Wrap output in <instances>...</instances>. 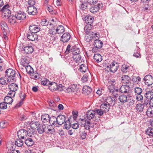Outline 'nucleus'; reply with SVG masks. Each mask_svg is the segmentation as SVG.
Returning <instances> with one entry per match:
<instances>
[{"instance_id": "nucleus-50", "label": "nucleus", "mask_w": 153, "mask_h": 153, "mask_svg": "<svg viewBox=\"0 0 153 153\" xmlns=\"http://www.w3.org/2000/svg\"><path fill=\"white\" fill-rule=\"evenodd\" d=\"M146 133L149 136H153V128L149 127L146 131Z\"/></svg>"}, {"instance_id": "nucleus-46", "label": "nucleus", "mask_w": 153, "mask_h": 153, "mask_svg": "<svg viewBox=\"0 0 153 153\" xmlns=\"http://www.w3.org/2000/svg\"><path fill=\"white\" fill-rule=\"evenodd\" d=\"M50 108L54 110L56 107V105L52 100H51L48 102Z\"/></svg>"}, {"instance_id": "nucleus-62", "label": "nucleus", "mask_w": 153, "mask_h": 153, "mask_svg": "<svg viewBox=\"0 0 153 153\" xmlns=\"http://www.w3.org/2000/svg\"><path fill=\"white\" fill-rule=\"evenodd\" d=\"M87 135V132L85 131H82L80 134L81 137L82 139H85Z\"/></svg>"}, {"instance_id": "nucleus-31", "label": "nucleus", "mask_w": 153, "mask_h": 153, "mask_svg": "<svg viewBox=\"0 0 153 153\" xmlns=\"http://www.w3.org/2000/svg\"><path fill=\"white\" fill-rule=\"evenodd\" d=\"M50 118L49 115L48 114H44L41 116L42 120L44 123L49 122Z\"/></svg>"}, {"instance_id": "nucleus-29", "label": "nucleus", "mask_w": 153, "mask_h": 153, "mask_svg": "<svg viewBox=\"0 0 153 153\" xmlns=\"http://www.w3.org/2000/svg\"><path fill=\"white\" fill-rule=\"evenodd\" d=\"M24 62H22V64L25 67L27 72L29 74H33L34 73V71L32 68L29 65H25V64H23Z\"/></svg>"}, {"instance_id": "nucleus-10", "label": "nucleus", "mask_w": 153, "mask_h": 153, "mask_svg": "<svg viewBox=\"0 0 153 153\" xmlns=\"http://www.w3.org/2000/svg\"><path fill=\"white\" fill-rule=\"evenodd\" d=\"M97 124V123L95 122H92L91 120H86L85 123V128L87 130H88L90 128H93L95 125H96Z\"/></svg>"}, {"instance_id": "nucleus-13", "label": "nucleus", "mask_w": 153, "mask_h": 153, "mask_svg": "<svg viewBox=\"0 0 153 153\" xmlns=\"http://www.w3.org/2000/svg\"><path fill=\"white\" fill-rule=\"evenodd\" d=\"M71 35L69 33H65L62 36L61 41L63 43L68 42L70 39Z\"/></svg>"}, {"instance_id": "nucleus-14", "label": "nucleus", "mask_w": 153, "mask_h": 153, "mask_svg": "<svg viewBox=\"0 0 153 153\" xmlns=\"http://www.w3.org/2000/svg\"><path fill=\"white\" fill-rule=\"evenodd\" d=\"M95 112L94 110H90L88 111L86 114V118L89 120L93 119L95 115Z\"/></svg>"}, {"instance_id": "nucleus-47", "label": "nucleus", "mask_w": 153, "mask_h": 153, "mask_svg": "<svg viewBox=\"0 0 153 153\" xmlns=\"http://www.w3.org/2000/svg\"><path fill=\"white\" fill-rule=\"evenodd\" d=\"M79 70L81 72L85 73L88 70L87 66L84 64H82L79 67Z\"/></svg>"}, {"instance_id": "nucleus-2", "label": "nucleus", "mask_w": 153, "mask_h": 153, "mask_svg": "<svg viewBox=\"0 0 153 153\" xmlns=\"http://www.w3.org/2000/svg\"><path fill=\"white\" fill-rule=\"evenodd\" d=\"M9 88L10 90V91L8 93L7 95L11 96H13L14 97L15 94V91H17L18 88V87L17 85L14 83H12L9 85Z\"/></svg>"}, {"instance_id": "nucleus-61", "label": "nucleus", "mask_w": 153, "mask_h": 153, "mask_svg": "<svg viewBox=\"0 0 153 153\" xmlns=\"http://www.w3.org/2000/svg\"><path fill=\"white\" fill-rule=\"evenodd\" d=\"M129 66L126 65H123L122 67V71L124 72H126L128 69Z\"/></svg>"}, {"instance_id": "nucleus-6", "label": "nucleus", "mask_w": 153, "mask_h": 153, "mask_svg": "<svg viewBox=\"0 0 153 153\" xmlns=\"http://www.w3.org/2000/svg\"><path fill=\"white\" fill-rule=\"evenodd\" d=\"M102 5L101 4L98 3L97 5L92 6L90 9V11L93 13H96L99 11L100 8L102 7Z\"/></svg>"}, {"instance_id": "nucleus-22", "label": "nucleus", "mask_w": 153, "mask_h": 153, "mask_svg": "<svg viewBox=\"0 0 153 153\" xmlns=\"http://www.w3.org/2000/svg\"><path fill=\"white\" fill-rule=\"evenodd\" d=\"M108 90L111 93H112L113 96H115V95H118L117 94V92H118V89H115L114 86L113 85H111L108 87Z\"/></svg>"}, {"instance_id": "nucleus-24", "label": "nucleus", "mask_w": 153, "mask_h": 153, "mask_svg": "<svg viewBox=\"0 0 153 153\" xmlns=\"http://www.w3.org/2000/svg\"><path fill=\"white\" fill-rule=\"evenodd\" d=\"M114 96V97L110 96L108 99L109 102L108 104L111 106H113L115 104L116 100H117L116 95Z\"/></svg>"}, {"instance_id": "nucleus-12", "label": "nucleus", "mask_w": 153, "mask_h": 153, "mask_svg": "<svg viewBox=\"0 0 153 153\" xmlns=\"http://www.w3.org/2000/svg\"><path fill=\"white\" fill-rule=\"evenodd\" d=\"M27 11L29 15H34L37 12L36 8L34 6H29L27 8Z\"/></svg>"}, {"instance_id": "nucleus-18", "label": "nucleus", "mask_w": 153, "mask_h": 153, "mask_svg": "<svg viewBox=\"0 0 153 153\" xmlns=\"http://www.w3.org/2000/svg\"><path fill=\"white\" fill-rule=\"evenodd\" d=\"M57 123L58 126H59L64 123L65 120V117L64 116L60 115L58 116L57 117Z\"/></svg>"}, {"instance_id": "nucleus-40", "label": "nucleus", "mask_w": 153, "mask_h": 153, "mask_svg": "<svg viewBox=\"0 0 153 153\" xmlns=\"http://www.w3.org/2000/svg\"><path fill=\"white\" fill-rule=\"evenodd\" d=\"M56 32L58 34H62L65 31V29L64 27L61 25L58 26L56 29Z\"/></svg>"}, {"instance_id": "nucleus-5", "label": "nucleus", "mask_w": 153, "mask_h": 153, "mask_svg": "<svg viewBox=\"0 0 153 153\" xmlns=\"http://www.w3.org/2000/svg\"><path fill=\"white\" fill-rule=\"evenodd\" d=\"M106 67L111 72L114 73L117 70L118 65L117 63L115 64L114 63L112 62L110 65H107Z\"/></svg>"}, {"instance_id": "nucleus-30", "label": "nucleus", "mask_w": 153, "mask_h": 153, "mask_svg": "<svg viewBox=\"0 0 153 153\" xmlns=\"http://www.w3.org/2000/svg\"><path fill=\"white\" fill-rule=\"evenodd\" d=\"M23 51L25 53L30 54L33 51V49L32 46H28L25 47Z\"/></svg>"}, {"instance_id": "nucleus-21", "label": "nucleus", "mask_w": 153, "mask_h": 153, "mask_svg": "<svg viewBox=\"0 0 153 153\" xmlns=\"http://www.w3.org/2000/svg\"><path fill=\"white\" fill-rule=\"evenodd\" d=\"M144 97L147 99L150 100L153 97V92L150 89L145 91Z\"/></svg>"}, {"instance_id": "nucleus-34", "label": "nucleus", "mask_w": 153, "mask_h": 153, "mask_svg": "<svg viewBox=\"0 0 153 153\" xmlns=\"http://www.w3.org/2000/svg\"><path fill=\"white\" fill-rule=\"evenodd\" d=\"M119 100L121 103H125L127 101V97L126 95L122 94L120 95L118 98Z\"/></svg>"}, {"instance_id": "nucleus-63", "label": "nucleus", "mask_w": 153, "mask_h": 153, "mask_svg": "<svg viewBox=\"0 0 153 153\" xmlns=\"http://www.w3.org/2000/svg\"><path fill=\"white\" fill-rule=\"evenodd\" d=\"M141 104L142 105V106L143 107V108L146 107H147L150 106V103H149L148 101L147 100L145 101L144 102Z\"/></svg>"}, {"instance_id": "nucleus-52", "label": "nucleus", "mask_w": 153, "mask_h": 153, "mask_svg": "<svg viewBox=\"0 0 153 153\" xmlns=\"http://www.w3.org/2000/svg\"><path fill=\"white\" fill-rule=\"evenodd\" d=\"M50 83V82L46 78H44L41 81L42 84L44 85H49Z\"/></svg>"}, {"instance_id": "nucleus-20", "label": "nucleus", "mask_w": 153, "mask_h": 153, "mask_svg": "<svg viewBox=\"0 0 153 153\" xmlns=\"http://www.w3.org/2000/svg\"><path fill=\"white\" fill-rule=\"evenodd\" d=\"M121 78L122 82L123 83L128 84L131 82V78L128 75H123Z\"/></svg>"}, {"instance_id": "nucleus-39", "label": "nucleus", "mask_w": 153, "mask_h": 153, "mask_svg": "<svg viewBox=\"0 0 153 153\" xmlns=\"http://www.w3.org/2000/svg\"><path fill=\"white\" fill-rule=\"evenodd\" d=\"M2 12V14L3 16L5 17H9L11 16V11L7 8L5 9V10L1 11Z\"/></svg>"}, {"instance_id": "nucleus-15", "label": "nucleus", "mask_w": 153, "mask_h": 153, "mask_svg": "<svg viewBox=\"0 0 153 153\" xmlns=\"http://www.w3.org/2000/svg\"><path fill=\"white\" fill-rule=\"evenodd\" d=\"M40 27L37 25H31L29 27V29L30 32L34 33H36L40 30Z\"/></svg>"}, {"instance_id": "nucleus-41", "label": "nucleus", "mask_w": 153, "mask_h": 153, "mask_svg": "<svg viewBox=\"0 0 153 153\" xmlns=\"http://www.w3.org/2000/svg\"><path fill=\"white\" fill-rule=\"evenodd\" d=\"M34 141L31 138H27L25 141V143L27 146H32L34 144Z\"/></svg>"}, {"instance_id": "nucleus-16", "label": "nucleus", "mask_w": 153, "mask_h": 153, "mask_svg": "<svg viewBox=\"0 0 153 153\" xmlns=\"http://www.w3.org/2000/svg\"><path fill=\"white\" fill-rule=\"evenodd\" d=\"M120 92L124 94H129L130 88L128 85H124L121 86L120 89Z\"/></svg>"}, {"instance_id": "nucleus-23", "label": "nucleus", "mask_w": 153, "mask_h": 153, "mask_svg": "<svg viewBox=\"0 0 153 153\" xmlns=\"http://www.w3.org/2000/svg\"><path fill=\"white\" fill-rule=\"evenodd\" d=\"M87 0H81L80 1V8L84 10L87 7L88 2Z\"/></svg>"}, {"instance_id": "nucleus-58", "label": "nucleus", "mask_w": 153, "mask_h": 153, "mask_svg": "<svg viewBox=\"0 0 153 153\" xmlns=\"http://www.w3.org/2000/svg\"><path fill=\"white\" fill-rule=\"evenodd\" d=\"M56 33V30L54 27L51 28L49 30V33L52 35H55Z\"/></svg>"}, {"instance_id": "nucleus-48", "label": "nucleus", "mask_w": 153, "mask_h": 153, "mask_svg": "<svg viewBox=\"0 0 153 153\" xmlns=\"http://www.w3.org/2000/svg\"><path fill=\"white\" fill-rule=\"evenodd\" d=\"M72 57L76 63L79 62L81 59V56L80 53L72 56Z\"/></svg>"}, {"instance_id": "nucleus-54", "label": "nucleus", "mask_w": 153, "mask_h": 153, "mask_svg": "<svg viewBox=\"0 0 153 153\" xmlns=\"http://www.w3.org/2000/svg\"><path fill=\"white\" fill-rule=\"evenodd\" d=\"M71 123L70 122L69 120L66 121L65 123V128L66 129L68 130L71 128Z\"/></svg>"}, {"instance_id": "nucleus-51", "label": "nucleus", "mask_w": 153, "mask_h": 153, "mask_svg": "<svg viewBox=\"0 0 153 153\" xmlns=\"http://www.w3.org/2000/svg\"><path fill=\"white\" fill-rule=\"evenodd\" d=\"M27 132V135H28L30 137L32 136V135L34 132V130L33 128H28L26 130Z\"/></svg>"}, {"instance_id": "nucleus-4", "label": "nucleus", "mask_w": 153, "mask_h": 153, "mask_svg": "<svg viewBox=\"0 0 153 153\" xmlns=\"http://www.w3.org/2000/svg\"><path fill=\"white\" fill-rule=\"evenodd\" d=\"M145 84L148 85H150L153 83V77L151 75H147L144 78Z\"/></svg>"}, {"instance_id": "nucleus-8", "label": "nucleus", "mask_w": 153, "mask_h": 153, "mask_svg": "<svg viewBox=\"0 0 153 153\" xmlns=\"http://www.w3.org/2000/svg\"><path fill=\"white\" fill-rule=\"evenodd\" d=\"M6 75L8 77V79L14 78L16 74V71L12 69H7L5 71Z\"/></svg>"}, {"instance_id": "nucleus-53", "label": "nucleus", "mask_w": 153, "mask_h": 153, "mask_svg": "<svg viewBox=\"0 0 153 153\" xmlns=\"http://www.w3.org/2000/svg\"><path fill=\"white\" fill-rule=\"evenodd\" d=\"M30 128H33L34 130L37 128H38V126L39 125L38 124H36V123L35 122H31L30 124Z\"/></svg>"}, {"instance_id": "nucleus-49", "label": "nucleus", "mask_w": 153, "mask_h": 153, "mask_svg": "<svg viewBox=\"0 0 153 153\" xmlns=\"http://www.w3.org/2000/svg\"><path fill=\"white\" fill-rule=\"evenodd\" d=\"M15 145L18 147H21L22 146L23 144V141L20 138L17 139L15 142Z\"/></svg>"}, {"instance_id": "nucleus-17", "label": "nucleus", "mask_w": 153, "mask_h": 153, "mask_svg": "<svg viewBox=\"0 0 153 153\" xmlns=\"http://www.w3.org/2000/svg\"><path fill=\"white\" fill-rule=\"evenodd\" d=\"M27 132L25 129H21L17 132V135L19 138L23 139L25 137L27 136Z\"/></svg>"}, {"instance_id": "nucleus-59", "label": "nucleus", "mask_w": 153, "mask_h": 153, "mask_svg": "<svg viewBox=\"0 0 153 153\" xmlns=\"http://www.w3.org/2000/svg\"><path fill=\"white\" fill-rule=\"evenodd\" d=\"M7 103L4 102L0 103V108L4 109L7 108Z\"/></svg>"}, {"instance_id": "nucleus-33", "label": "nucleus", "mask_w": 153, "mask_h": 153, "mask_svg": "<svg viewBox=\"0 0 153 153\" xmlns=\"http://www.w3.org/2000/svg\"><path fill=\"white\" fill-rule=\"evenodd\" d=\"M146 114L149 117H153V106H150L146 112Z\"/></svg>"}, {"instance_id": "nucleus-60", "label": "nucleus", "mask_w": 153, "mask_h": 153, "mask_svg": "<svg viewBox=\"0 0 153 153\" xmlns=\"http://www.w3.org/2000/svg\"><path fill=\"white\" fill-rule=\"evenodd\" d=\"M88 75L86 74L83 76L82 78V80L83 82H86L88 81Z\"/></svg>"}, {"instance_id": "nucleus-25", "label": "nucleus", "mask_w": 153, "mask_h": 153, "mask_svg": "<svg viewBox=\"0 0 153 153\" xmlns=\"http://www.w3.org/2000/svg\"><path fill=\"white\" fill-rule=\"evenodd\" d=\"M5 78H1L0 79V83L4 85L7 84L8 82H12L14 81L15 79H8L6 81Z\"/></svg>"}, {"instance_id": "nucleus-28", "label": "nucleus", "mask_w": 153, "mask_h": 153, "mask_svg": "<svg viewBox=\"0 0 153 153\" xmlns=\"http://www.w3.org/2000/svg\"><path fill=\"white\" fill-rule=\"evenodd\" d=\"M100 108L102 110L104 113H106L109 110V105L106 103L102 104L100 105Z\"/></svg>"}, {"instance_id": "nucleus-43", "label": "nucleus", "mask_w": 153, "mask_h": 153, "mask_svg": "<svg viewBox=\"0 0 153 153\" xmlns=\"http://www.w3.org/2000/svg\"><path fill=\"white\" fill-rule=\"evenodd\" d=\"M45 127L44 126V124L43 125H39L38 126L37 128V130L38 132L40 134H42L43 132H45L44 128Z\"/></svg>"}, {"instance_id": "nucleus-44", "label": "nucleus", "mask_w": 153, "mask_h": 153, "mask_svg": "<svg viewBox=\"0 0 153 153\" xmlns=\"http://www.w3.org/2000/svg\"><path fill=\"white\" fill-rule=\"evenodd\" d=\"M142 105L141 103L137 104L136 106V108L137 110L140 112H141L143 111V107L142 106Z\"/></svg>"}, {"instance_id": "nucleus-1", "label": "nucleus", "mask_w": 153, "mask_h": 153, "mask_svg": "<svg viewBox=\"0 0 153 153\" xmlns=\"http://www.w3.org/2000/svg\"><path fill=\"white\" fill-rule=\"evenodd\" d=\"M63 86L61 84L58 85L55 82H51L49 85V88L52 91H61L63 90Z\"/></svg>"}, {"instance_id": "nucleus-26", "label": "nucleus", "mask_w": 153, "mask_h": 153, "mask_svg": "<svg viewBox=\"0 0 153 153\" xmlns=\"http://www.w3.org/2000/svg\"><path fill=\"white\" fill-rule=\"evenodd\" d=\"M16 18L17 19L19 20H23L25 19L26 17V15L24 13L21 12L17 13L15 15Z\"/></svg>"}, {"instance_id": "nucleus-7", "label": "nucleus", "mask_w": 153, "mask_h": 153, "mask_svg": "<svg viewBox=\"0 0 153 153\" xmlns=\"http://www.w3.org/2000/svg\"><path fill=\"white\" fill-rule=\"evenodd\" d=\"M27 37L29 40L34 41L37 40L38 39V36L36 33L30 31L28 33Z\"/></svg>"}, {"instance_id": "nucleus-36", "label": "nucleus", "mask_w": 153, "mask_h": 153, "mask_svg": "<svg viewBox=\"0 0 153 153\" xmlns=\"http://www.w3.org/2000/svg\"><path fill=\"white\" fill-rule=\"evenodd\" d=\"M0 25L1 30L4 31L6 32L8 29V28L6 23L4 21H2L1 22Z\"/></svg>"}, {"instance_id": "nucleus-32", "label": "nucleus", "mask_w": 153, "mask_h": 153, "mask_svg": "<svg viewBox=\"0 0 153 153\" xmlns=\"http://www.w3.org/2000/svg\"><path fill=\"white\" fill-rule=\"evenodd\" d=\"M82 91L84 94L86 95H88L91 93L92 89L88 86H85L83 87L82 89Z\"/></svg>"}, {"instance_id": "nucleus-3", "label": "nucleus", "mask_w": 153, "mask_h": 153, "mask_svg": "<svg viewBox=\"0 0 153 153\" xmlns=\"http://www.w3.org/2000/svg\"><path fill=\"white\" fill-rule=\"evenodd\" d=\"M100 38V35L98 33L97 34V36H95V38H94V39L93 41H94L93 45L94 47L97 48H101L103 45V43L100 40H99Z\"/></svg>"}, {"instance_id": "nucleus-38", "label": "nucleus", "mask_w": 153, "mask_h": 153, "mask_svg": "<svg viewBox=\"0 0 153 153\" xmlns=\"http://www.w3.org/2000/svg\"><path fill=\"white\" fill-rule=\"evenodd\" d=\"M13 97L12 96L8 95L4 97V101L7 104H10L13 101Z\"/></svg>"}, {"instance_id": "nucleus-19", "label": "nucleus", "mask_w": 153, "mask_h": 153, "mask_svg": "<svg viewBox=\"0 0 153 153\" xmlns=\"http://www.w3.org/2000/svg\"><path fill=\"white\" fill-rule=\"evenodd\" d=\"M57 117L52 116L50 118L49 122L52 126H54L56 127H59V126H58L57 122Z\"/></svg>"}, {"instance_id": "nucleus-42", "label": "nucleus", "mask_w": 153, "mask_h": 153, "mask_svg": "<svg viewBox=\"0 0 153 153\" xmlns=\"http://www.w3.org/2000/svg\"><path fill=\"white\" fill-rule=\"evenodd\" d=\"M19 96L21 99V100L19 103V105H20L23 103V100L25 98V94L24 92L22 91H20L19 94Z\"/></svg>"}, {"instance_id": "nucleus-9", "label": "nucleus", "mask_w": 153, "mask_h": 153, "mask_svg": "<svg viewBox=\"0 0 153 153\" xmlns=\"http://www.w3.org/2000/svg\"><path fill=\"white\" fill-rule=\"evenodd\" d=\"M97 33H94L92 32L90 34H86L85 36V39L87 42H89L91 41H92L94 40V38H95V36H97Z\"/></svg>"}, {"instance_id": "nucleus-56", "label": "nucleus", "mask_w": 153, "mask_h": 153, "mask_svg": "<svg viewBox=\"0 0 153 153\" xmlns=\"http://www.w3.org/2000/svg\"><path fill=\"white\" fill-rule=\"evenodd\" d=\"M141 80V78L139 76H133L132 78V81L134 83H137Z\"/></svg>"}, {"instance_id": "nucleus-64", "label": "nucleus", "mask_w": 153, "mask_h": 153, "mask_svg": "<svg viewBox=\"0 0 153 153\" xmlns=\"http://www.w3.org/2000/svg\"><path fill=\"white\" fill-rule=\"evenodd\" d=\"M28 3L29 5V6H34V5L36 3L35 0H29L28 1Z\"/></svg>"}, {"instance_id": "nucleus-35", "label": "nucleus", "mask_w": 153, "mask_h": 153, "mask_svg": "<svg viewBox=\"0 0 153 153\" xmlns=\"http://www.w3.org/2000/svg\"><path fill=\"white\" fill-rule=\"evenodd\" d=\"M94 61L97 62H99L102 60V57L99 53L95 54L94 56Z\"/></svg>"}, {"instance_id": "nucleus-11", "label": "nucleus", "mask_w": 153, "mask_h": 153, "mask_svg": "<svg viewBox=\"0 0 153 153\" xmlns=\"http://www.w3.org/2000/svg\"><path fill=\"white\" fill-rule=\"evenodd\" d=\"M44 131L47 133L53 134L55 132V130L53 127L50 125L44 124Z\"/></svg>"}, {"instance_id": "nucleus-45", "label": "nucleus", "mask_w": 153, "mask_h": 153, "mask_svg": "<svg viewBox=\"0 0 153 153\" xmlns=\"http://www.w3.org/2000/svg\"><path fill=\"white\" fill-rule=\"evenodd\" d=\"M94 111L95 112L96 115L97 114L101 116L104 113L102 110L100 108V109L95 108Z\"/></svg>"}, {"instance_id": "nucleus-55", "label": "nucleus", "mask_w": 153, "mask_h": 153, "mask_svg": "<svg viewBox=\"0 0 153 153\" xmlns=\"http://www.w3.org/2000/svg\"><path fill=\"white\" fill-rule=\"evenodd\" d=\"M70 87L73 92L76 91L78 90L79 86H78L76 84H73L71 85Z\"/></svg>"}, {"instance_id": "nucleus-27", "label": "nucleus", "mask_w": 153, "mask_h": 153, "mask_svg": "<svg viewBox=\"0 0 153 153\" xmlns=\"http://www.w3.org/2000/svg\"><path fill=\"white\" fill-rule=\"evenodd\" d=\"M86 23L88 25H91L93 23L94 18L90 16H87L85 17Z\"/></svg>"}, {"instance_id": "nucleus-37", "label": "nucleus", "mask_w": 153, "mask_h": 153, "mask_svg": "<svg viewBox=\"0 0 153 153\" xmlns=\"http://www.w3.org/2000/svg\"><path fill=\"white\" fill-rule=\"evenodd\" d=\"M16 19L15 16L11 15L8 18V22L11 25H13L16 22Z\"/></svg>"}, {"instance_id": "nucleus-57", "label": "nucleus", "mask_w": 153, "mask_h": 153, "mask_svg": "<svg viewBox=\"0 0 153 153\" xmlns=\"http://www.w3.org/2000/svg\"><path fill=\"white\" fill-rule=\"evenodd\" d=\"M134 91L137 94H140L142 92V90L140 88L137 87L134 88Z\"/></svg>"}]
</instances>
